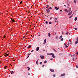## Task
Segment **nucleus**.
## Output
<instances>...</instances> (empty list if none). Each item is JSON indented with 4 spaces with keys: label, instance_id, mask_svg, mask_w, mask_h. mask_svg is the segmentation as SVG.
<instances>
[{
    "label": "nucleus",
    "instance_id": "46",
    "mask_svg": "<svg viewBox=\"0 0 78 78\" xmlns=\"http://www.w3.org/2000/svg\"><path fill=\"white\" fill-rule=\"evenodd\" d=\"M62 34L63 35L64 34V32H62Z\"/></svg>",
    "mask_w": 78,
    "mask_h": 78
},
{
    "label": "nucleus",
    "instance_id": "19",
    "mask_svg": "<svg viewBox=\"0 0 78 78\" xmlns=\"http://www.w3.org/2000/svg\"><path fill=\"white\" fill-rule=\"evenodd\" d=\"M14 73V71H12L11 72V74H12V73Z\"/></svg>",
    "mask_w": 78,
    "mask_h": 78
},
{
    "label": "nucleus",
    "instance_id": "37",
    "mask_svg": "<svg viewBox=\"0 0 78 78\" xmlns=\"http://www.w3.org/2000/svg\"><path fill=\"white\" fill-rule=\"evenodd\" d=\"M22 1H21V2H20V4H22Z\"/></svg>",
    "mask_w": 78,
    "mask_h": 78
},
{
    "label": "nucleus",
    "instance_id": "48",
    "mask_svg": "<svg viewBox=\"0 0 78 78\" xmlns=\"http://www.w3.org/2000/svg\"><path fill=\"white\" fill-rule=\"evenodd\" d=\"M8 66H5V68H6V67H7Z\"/></svg>",
    "mask_w": 78,
    "mask_h": 78
},
{
    "label": "nucleus",
    "instance_id": "54",
    "mask_svg": "<svg viewBox=\"0 0 78 78\" xmlns=\"http://www.w3.org/2000/svg\"><path fill=\"white\" fill-rule=\"evenodd\" d=\"M30 54H28V56H29V55H30Z\"/></svg>",
    "mask_w": 78,
    "mask_h": 78
},
{
    "label": "nucleus",
    "instance_id": "27",
    "mask_svg": "<svg viewBox=\"0 0 78 78\" xmlns=\"http://www.w3.org/2000/svg\"><path fill=\"white\" fill-rule=\"evenodd\" d=\"M74 2L75 3H76V1L74 0Z\"/></svg>",
    "mask_w": 78,
    "mask_h": 78
},
{
    "label": "nucleus",
    "instance_id": "11",
    "mask_svg": "<svg viewBox=\"0 0 78 78\" xmlns=\"http://www.w3.org/2000/svg\"><path fill=\"white\" fill-rule=\"evenodd\" d=\"M51 56H52V57L53 58H56V56H55L54 55H52Z\"/></svg>",
    "mask_w": 78,
    "mask_h": 78
},
{
    "label": "nucleus",
    "instance_id": "26",
    "mask_svg": "<svg viewBox=\"0 0 78 78\" xmlns=\"http://www.w3.org/2000/svg\"><path fill=\"white\" fill-rule=\"evenodd\" d=\"M52 9V8H51V7H50L49 8V9Z\"/></svg>",
    "mask_w": 78,
    "mask_h": 78
},
{
    "label": "nucleus",
    "instance_id": "62",
    "mask_svg": "<svg viewBox=\"0 0 78 78\" xmlns=\"http://www.w3.org/2000/svg\"><path fill=\"white\" fill-rule=\"evenodd\" d=\"M59 39H61V37H59Z\"/></svg>",
    "mask_w": 78,
    "mask_h": 78
},
{
    "label": "nucleus",
    "instance_id": "30",
    "mask_svg": "<svg viewBox=\"0 0 78 78\" xmlns=\"http://www.w3.org/2000/svg\"><path fill=\"white\" fill-rule=\"evenodd\" d=\"M6 37V36L4 35V37H3V38H5V37Z\"/></svg>",
    "mask_w": 78,
    "mask_h": 78
},
{
    "label": "nucleus",
    "instance_id": "12",
    "mask_svg": "<svg viewBox=\"0 0 78 78\" xmlns=\"http://www.w3.org/2000/svg\"><path fill=\"white\" fill-rule=\"evenodd\" d=\"M65 11H66V12H68V10H67V9H65Z\"/></svg>",
    "mask_w": 78,
    "mask_h": 78
},
{
    "label": "nucleus",
    "instance_id": "33",
    "mask_svg": "<svg viewBox=\"0 0 78 78\" xmlns=\"http://www.w3.org/2000/svg\"><path fill=\"white\" fill-rule=\"evenodd\" d=\"M68 34H69V32H67V33H66V35H67Z\"/></svg>",
    "mask_w": 78,
    "mask_h": 78
},
{
    "label": "nucleus",
    "instance_id": "61",
    "mask_svg": "<svg viewBox=\"0 0 78 78\" xmlns=\"http://www.w3.org/2000/svg\"><path fill=\"white\" fill-rule=\"evenodd\" d=\"M54 55V54L52 53V55Z\"/></svg>",
    "mask_w": 78,
    "mask_h": 78
},
{
    "label": "nucleus",
    "instance_id": "1",
    "mask_svg": "<svg viewBox=\"0 0 78 78\" xmlns=\"http://www.w3.org/2000/svg\"><path fill=\"white\" fill-rule=\"evenodd\" d=\"M46 11H47V12L48 13L50 12V10L48 8L46 9Z\"/></svg>",
    "mask_w": 78,
    "mask_h": 78
},
{
    "label": "nucleus",
    "instance_id": "15",
    "mask_svg": "<svg viewBox=\"0 0 78 78\" xmlns=\"http://www.w3.org/2000/svg\"><path fill=\"white\" fill-rule=\"evenodd\" d=\"M48 36H49V37H50L51 36V34H50V33H48Z\"/></svg>",
    "mask_w": 78,
    "mask_h": 78
},
{
    "label": "nucleus",
    "instance_id": "58",
    "mask_svg": "<svg viewBox=\"0 0 78 78\" xmlns=\"http://www.w3.org/2000/svg\"><path fill=\"white\" fill-rule=\"evenodd\" d=\"M47 6H49V5H48Z\"/></svg>",
    "mask_w": 78,
    "mask_h": 78
},
{
    "label": "nucleus",
    "instance_id": "10",
    "mask_svg": "<svg viewBox=\"0 0 78 78\" xmlns=\"http://www.w3.org/2000/svg\"><path fill=\"white\" fill-rule=\"evenodd\" d=\"M68 12H70V11H71V8H69V9H68Z\"/></svg>",
    "mask_w": 78,
    "mask_h": 78
},
{
    "label": "nucleus",
    "instance_id": "36",
    "mask_svg": "<svg viewBox=\"0 0 78 78\" xmlns=\"http://www.w3.org/2000/svg\"><path fill=\"white\" fill-rule=\"evenodd\" d=\"M44 65H43L42 67H44Z\"/></svg>",
    "mask_w": 78,
    "mask_h": 78
},
{
    "label": "nucleus",
    "instance_id": "35",
    "mask_svg": "<svg viewBox=\"0 0 78 78\" xmlns=\"http://www.w3.org/2000/svg\"><path fill=\"white\" fill-rule=\"evenodd\" d=\"M42 64V62H41L40 63V64Z\"/></svg>",
    "mask_w": 78,
    "mask_h": 78
},
{
    "label": "nucleus",
    "instance_id": "5",
    "mask_svg": "<svg viewBox=\"0 0 78 78\" xmlns=\"http://www.w3.org/2000/svg\"><path fill=\"white\" fill-rule=\"evenodd\" d=\"M50 71H51V72H54V70L53 69H50Z\"/></svg>",
    "mask_w": 78,
    "mask_h": 78
},
{
    "label": "nucleus",
    "instance_id": "64",
    "mask_svg": "<svg viewBox=\"0 0 78 78\" xmlns=\"http://www.w3.org/2000/svg\"><path fill=\"white\" fill-rule=\"evenodd\" d=\"M26 34H27V33Z\"/></svg>",
    "mask_w": 78,
    "mask_h": 78
},
{
    "label": "nucleus",
    "instance_id": "53",
    "mask_svg": "<svg viewBox=\"0 0 78 78\" xmlns=\"http://www.w3.org/2000/svg\"><path fill=\"white\" fill-rule=\"evenodd\" d=\"M50 60H53V58H51Z\"/></svg>",
    "mask_w": 78,
    "mask_h": 78
},
{
    "label": "nucleus",
    "instance_id": "20",
    "mask_svg": "<svg viewBox=\"0 0 78 78\" xmlns=\"http://www.w3.org/2000/svg\"><path fill=\"white\" fill-rule=\"evenodd\" d=\"M27 69H28L29 71L30 70V68L29 67H27Z\"/></svg>",
    "mask_w": 78,
    "mask_h": 78
},
{
    "label": "nucleus",
    "instance_id": "3",
    "mask_svg": "<svg viewBox=\"0 0 78 78\" xmlns=\"http://www.w3.org/2000/svg\"><path fill=\"white\" fill-rule=\"evenodd\" d=\"M40 58H41L42 59H44V58L45 57L44 56H42L41 57V56H40Z\"/></svg>",
    "mask_w": 78,
    "mask_h": 78
},
{
    "label": "nucleus",
    "instance_id": "39",
    "mask_svg": "<svg viewBox=\"0 0 78 78\" xmlns=\"http://www.w3.org/2000/svg\"><path fill=\"white\" fill-rule=\"evenodd\" d=\"M49 55H52V53L50 54Z\"/></svg>",
    "mask_w": 78,
    "mask_h": 78
},
{
    "label": "nucleus",
    "instance_id": "52",
    "mask_svg": "<svg viewBox=\"0 0 78 78\" xmlns=\"http://www.w3.org/2000/svg\"><path fill=\"white\" fill-rule=\"evenodd\" d=\"M48 8V6H47L46 7V8Z\"/></svg>",
    "mask_w": 78,
    "mask_h": 78
},
{
    "label": "nucleus",
    "instance_id": "49",
    "mask_svg": "<svg viewBox=\"0 0 78 78\" xmlns=\"http://www.w3.org/2000/svg\"><path fill=\"white\" fill-rule=\"evenodd\" d=\"M28 57H29V56L27 57V59H28Z\"/></svg>",
    "mask_w": 78,
    "mask_h": 78
},
{
    "label": "nucleus",
    "instance_id": "28",
    "mask_svg": "<svg viewBox=\"0 0 78 78\" xmlns=\"http://www.w3.org/2000/svg\"><path fill=\"white\" fill-rule=\"evenodd\" d=\"M63 40H64V39H63V38H62L61 39V41H63Z\"/></svg>",
    "mask_w": 78,
    "mask_h": 78
},
{
    "label": "nucleus",
    "instance_id": "55",
    "mask_svg": "<svg viewBox=\"0 0 78 78\" xmlns=\"http://www.w3.org/2000/svg\"><path fill=\"white\" fill-rule=\"evenodd\" d=\"M52 19V18H51L50 19V20H51Z\"/></svg>",
    "mask_w": 78,
    "mask_h": 78
},
{
    "label": "nucleus",
    "instance_id": "50",
    "mask_svg": "<svg viewBox=\"0 0 78 78\" xmlns=\"http://www.w3.org/2000/svg\"><path fill=\"white\" fill-rule=\"evenodd\" d=\"M64 45H66V43H64Z\"/></svg>",
    "mask_w": 78,
    "mask_h": 78
},
{
    "label": "nucleus",
    "instance_id": "38",
    "mask_svg": "<svg viewBox=\"0 0 78 78\" xmlns=\"http://www.w3.org/2000/svg\"><path fill=\"white\" fill-rule=\"evenodd\" d=\"M76 68H78V66H76Z\"/></svg>",
    "mask_w": 78,
    "mask_h": 78
},
{
    "label": "nucleus",
    "instance_id": "47",
    "mask_svg": "<svg viewBox=\"0 0 78 78\" xmlns=\"http://www.w3.org/2000/svg\"><path fill=\"white\" fill-rule=\"evenodd\" d=\"M75 55H75V54H74L73 55V56H75Z\"/></svg>",
    "mask_w": 78,
    "mask_h": 78
},
{
    "label": "nucleus",
    "instance_id": "42",
    "mask_svg": "<svg viewBox=\"0 0 78 78\" xmlns=\"http://www.w3.org/2000/svg\"><path fill=\"white\" fill-rule=\"evenodd\" d=\"M76 54L77 55H78V52H76Z\"/></svg>",
    "mask_w": 78,
    "mask_h": 78
},
{
    "label": "nucleus",
    "instance_id": "16",
    "mask_svg": "<svg viewBox=\"0 0 78 78\" xmlns=\"http://www.w3.org/2000/svg\"><path fill=\"white\" fill-rule=\"evenodd\" d=\"M77 17H76L74 19L75 21H76V20H77Z\"/></svg>",
    "mask_w": 78,
    "mask_h": 78
},
{
    "label": "nucleus",
    "instance_id": "2",
    "mask_svg": "<svg viewBox=\"0 0 78 78\" xmlns=\"http://www.w3.org/2000/svg\"><path fill=\"white\" fill-rule=\"evenodd\" d=\"M46 42H47V40H46V39H45L44 40V43H43V44L44 45H45V44H46Z\"/></svg>",
    "mask_w": 78,
    "mask_h": 78
},
{
    "label": "nucleus",
    "instance_id": "57",
    "mask_svg": "<svg viewBox=\"0 0 78 78\" xmlns=\"http://www.w3.org/2000/svg\"><path fill=\"white\" fill-rule=\"evenodd\" d=\"M33 50H32V51H31V52H33Z\"/></svg>",
    "mask_w": 78,
    "mask_h": 78
},
{
    "label": "nucleus",
    "instance_id": "23",
    "mask_svg": "<svg viewBox=\"0 0 78 78\" xmlns=\"http://www.w3.org/2000/svg\"><path fill=\"white\" fill-rule=\"evenodd\" d=\"M8 54H6L5 55V56H8Z\"/></svg>",
    "mask_w": 78,
    "mask_h": 78
},
{
    "label": "nucleus",
    "instance_id": "41",
    "mask_svg": "<svg viewBox=\"0 0 78 78\" xmlns=\"http://www.w3.org/2000/svg\"><path fill=\"white\" fill-rule=\"evenodd\" d=\"M60 11H61V12H62V10H60Z\"/></svg>",
    "mask_w": 78,
    "mask_h": 78
},
{
    "label": "nucleus",
    "instance_id": "18",
    "mask_svg": "<svg viewBox=\"0 0 78 78\" xmlns=\"http://www.w3.org/2000/svg\"><path fill=\"white\" fill-rule=\"evenodd\" d=\"M53 50H54V51H55V52H57V51H56V50H55V49H54V48H53Z\"/></svg>",
    "mask_w": 78,
    "mask_h": 78
},
{
    "label": "nucleus",
    "instance_id": "56",
    "mask_svg": "<svg viewBox=\"0 0 78 78\" xmlns=\"http://www.w3.org/2000/svg\"><path fill=\"white\" fill-rule=\"evenodd\" d=\"M64 6H65V7H66V5H64Z\"/></svg>",
    "mask_w": 78,
    "mask_h": 78
},
{
    "label": "nucleus",
    "instance_id": "32",
    "mask_svg": "<svg viewBox=\"0 0 78 78\" xmlns=\"http://www.w3.org/2000/svg\"><path fill=\"white\" fill-rule=\"evenodd\" d=\"M73 61H75V58H73Z\"/></svg>",
    "mask_w": 78,
    "mask_h": 78
},
{
    "label": "nucleus",
    "instance_id": "63",
    "mask_svg": "<svg viewBox=\"0 0 78 78\" xmlns=\"http://www.w3.org/2000/svg\"><path fill=\"white\" fill-rule=\"evenodd\" d=\"M28 75H30V74L29 73H28Z\"/></svg>",
    "mask_w": 78,
    "mask_h": 78
},
{
    "label": "nucleus",
    "instance_id": "31",
    "mask_svg": "<svg viewBox=\"0 0 78 78\" xmlns=\"http://www.w3.org/2000/svg\"><path fill=\"white\" fill-rule=\"evenodd\" d=\"M55 20H57V18H55Z\"/></svg>",
    "mask_w": 78,
    "mask_h": 78
},
{
    "label": "nucleus",
    "instance_id": "25",
    "mask_svg": "<svg viewBox=\"0 0 78 78\" xmlns=\"http://www.w3.org/2000/svg\"><path fill=\"white\" fill-rule=\"evenodd\" d=\"M49 24H51V22L50 21L49 22Z\"/></svg>",
    "mask_w": 78,
    "mask_h": 78
},
{
    "label": "nucleus",
    "instance_id": "43",
    "mask_svg": "<svg viewBox=\"0 0 78 78\" xmlns=\"http://www.w3.org/2000/svg\"><path fill=\"white\" fill-rule=\"evenodd\" d=\"M54 77H55V75L54 74L53 75Z\"/></svg>",
    "mask_w": 78,
    "mask_h": 78
},
{
    "label": "nucleus",
    "instance_id": "4",
    "mask_svg": "<svg viewBox=\"0 0 78 78\" xmlns=\"http://www.w3.org/2000/svg\"><path fill=\"white\" fill-rule=\"evenodd\" d=\"M72 12L71 11L68 13L69 16H70V15H71L72 14Z\"/></svg>",
    "mask_w": 78,
    "mask_h": 78
},
{
    "label": "nucleus",
    "instance_id": "14",
    "mask_svg": "<svg viewBox=\"0 0 78 78\" xmlns=\"http://www.w3.org/2000/svg\"><path fill=\"white\" fill-rule=\"evenodd\" d=\"M47 60H45L44 62V64H46V63H47Z\"/></svg>",
    "mask_w": 78,
    "mask_h": 78
},
{
    "label": "nucleus",
    "instance_id": "29",
    "mask_svg": "<svg viewBox=\"0 0 78 78\" xmlns=\"http://www.w3.org/2000/svg\"><path fill=\"white\" fill-rule=\"evenodd\" d=\"M48 21H46V22H45V23L46 24H48Z\"/></svg>",
    "mask_w": 78,
    "mask_h": 78
},
{
    "label": "nucleus",
    "instance_id": "51",
    "mask_svg": "<svg viewBox=\"0 0 78 78\" xmlns=\"http://www.w3.org/2000/svg\"><path fill=\"white\" fill-rule=\"evenodd\" d=\"M56 39H58V37H56Z\"/></svg>",
    "mask_w": 78,
    "mask_h": 78
},
{
    "label": "nucleus",
    "instance_id": "7",
    "mask_svg": "<svg viewBox=\"0 0 78 78\" xmlns=\"http://www.w3.org/2000/svg\"><path fill=\"white\" fill-rule=\"evenodd\" d=\"M65 76V73L62 74L61 75V76Z\"/></svg>",
    "mask_w": 78,
    "mask_h": 78
},
{
    "label": "nucleus",
    "instance_id": "9",
    "mask_svg": "<svg viewBox=\"0 0 78 78\" xmlns=\"http://www.w3.org/2000/svg\"><path fill=\"white\" fill-rule=\"evenodd\" d=\"M78 40L76 41L75 43V45L77 44H78Z\"/></svg>",
    "mask_w": 78,
    "mask_h": 78
},
{
    "label": "nucleus",
    "instance_id": "40",
    "mask_svg": "<svg viewBox=\"0 0 78 78\" xmlns=\"http://www.w3.org/2000/svg\"><path fill=\"white\" fill-rule=\"evenodd\" d=\"M60 37L62 38V35H61Z\"/></svg>",
    "mask_w": 78,
    "mask_h": 78
},
{
    "label": "nucleus",
    "instance_id": "17",
    "mask_svg": "<svg viewBox=\"0 0 78 78\" xmlns=\"http://www.w3.org/2000/svg\"><path fill=\"white\" fill-rule=\"evenodd\" d=\"M31 45H29L28 47V48H31Z\"/></svg>",
    "mask_w": 78,
    "mask_h": 78
},
{
    "label": "nucleus",
    "instance_id": "21",
    "mask_svg": "<svg viewBox=\"0 0 78 78\" xmlns=\"http://www.w3.org/2000/svg\"><path fill=\"white\" fill-rule=\"evenodd\" d=\"M73 16V15H72L71 16L69 17V18H71L72 17V16Z\"/></svg>",
    "mask_w": 78,
    "mask_h": 78
},
{
    "label": "nucleus",
    "instance_id": "60",
    "mask_svg": "<svg viewBox=\"0 0 78 78\" xmlns=\"http://www.w3.org/2000/svg\"><path fill=\"white\" fill-rule=\"evenodd\" d=\"M25 37H23V38L24 39V38H25Z\"/></svg>",
    "mask_w": 78,
    "mask_h": 78
},
{
    "label": "nucleus",
    "instance_id": "45",
    "mask_svg": "<svg viewBox=\"0 0 78 78\" xmlns=\"http://www.w3.org/2000/svg\"><path fill=\"white\" fill-rule=\"evenodd\" d=\"M59 9V8H58L56 10H58V9Z\"/></svg>",
    "mask_w": 78,
    "mask_h": 78
},
{
    "label": "nucleus",
    "instance_id": "13",
    "mask_svg": "<svg viewBox=\"0 0 78 78\" xmlns=\"http://www.w3.org/2000/svg\"><path fill=\"white\" fill-rule=\"evenodd\" d=\"M38 61H39V60H37L36 62V63L37 64V65L38 64Z\"/></svg>",
    "mask_w": 78,
    "mask_h": 78
},
{
    "label": "nucleus",
    "instance_id": "44",
    "mask_svg": "<svg viewBox=\"0 0 78 78\" xmlns=\"http://www.w3.org/2000/svg\"><path fill=\"white\" fill-rule=\"evenodd\" d=\"M75 30H77V28H74Z\"/></svg>",
    "mask_w": 78,
    "mask_h": 78
},
{
    "label": "nucleus",
    "instance_id": "8",
    "mask_svg": "<svg viewBox=\"0 0 78 78\" xmlns=\"http://www.w3.org/2000/svg\"><path fill=\"white\" fill-rule=\"evenodd\" d=\"M69 42H70V44H72V41H71V40H69Z\"/></svg>",
    "mask_w": 78,
    "mask_h": 78
},
{
    "label": "nucleus",
    "instance_id": "6",
    "mask_svg": "<svg viewBox=\"0 0 78 78\" xmlns=\"http://www.w3.org/2000/svg\"><path fill=\"white\" fill-rule=\"evenodd\" d=\"M39 47H38L36 49V51H39Z\"/></svg>",
    "mask_w": 78,
    "mask_h": 78
},
{
    "label": "nucleus",
    "instance_id": "34",
    "mask_svg": "<svg viewBox=\"0 0 78 78\" xmlns=\"http://www.w3.org/2000/svg\"><path fill=\"white\" fill-rule=\"evenodd\" d=\"M55 9H56H56H57V7H55Z\"/></svg>",
    "mask_w": 78,
    "mask_h": 78
},
{
    "label": "nucleus",
    "instance_id": "22",
    "mask_svg": "<svg viewBox=\"0 0 78 78\" xmlns=\"http://www.w3.org/2000/svg\"><path fill=\"white\" fill-rule=\"evenodd\" d=\"M67 47H68V46L67 45H66L65 46V48H67Z\"/></svg>",
    "mask_w": 78,
    "mask_h": 78
},
{
    "label": "nucleus",
    "instance_id": "24",
    "mask_svg": "<svg viewBox=\"0 0 78 78\" xmlns=\"http://www.w3.org/2000/svg\"><path fill=\"white\" fill-rule=\"evenodd\" d=\"M12 22H14V20L12 19Z\"/></svg>",
    "mask_w": 78,
    "mask_h": 78
},
{
    "label": "nucleus",
    "instance_id": "59",
    "mask_svg": "<svg viewBox=\"0 0 78 78\" xmlns=\"http://www.w3.org/2000/svg\"><path fill=\"white\" fill-rule=\"evenodd\" d=\"M4 69H6V68H5V67Z\"/></svg>",
    "mask_w": 78,
    "mask_h": 78
}]
</instances>
